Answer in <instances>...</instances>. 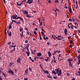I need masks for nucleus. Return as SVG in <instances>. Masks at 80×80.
<instances>
[{
	"label": "nucleus",
	"mask_w": 80,
	"mask_h": 80,
	"mask_svg": "<svg viewBox=\"0 0 80 80\" xmlns=\"http://www.w3.org/2000/svg\"><path fill=\"white\" fill-rule=\"evenodd\" d=\"M18 16L17 15H12V16L11 17V20L12 19V18H13V19H15V20H17V19H20L21 20V21H22V22H24V21H23V18H21L20 17H18Z\"/></svg>",
	"instance_id": "1"
},
{
	"label": "nucleus",
	"mask_w": 80,
	"mask_h": 80,
	"mask_svg": "<svg viewBox=\"0 0 80 80\" xmlns=\"http://www.w3.org/2000/svg\"><path fill=\"white\" fill-rule=\"evenodd\" d=\"M55 71H56V73L58 74V76H60L62 73V70L60 69V68H59L55 69Z\"/></svg>",
	"instance_id": "2"
},
{
	"label": "nucleus",
	"mask_w": 80,
	"mask_h": 80,
	"mask_svg": "<svg viewBox=\"0 0 80 80\" xmlns=\"http://www.w3.org/2000/svg\"><path fill=\"white\" fill-rule=\"evenodd\" d=\"M21 62H22V59L21 58H18L17 59V63H21Z\"/></svg>",
	"instance_id": "3"
},
{
	"label": "nucleus",
	"mask_w": 80,
	"mask_h": 80,
	"mask_svg": "<svg viewBox=\"0 0 80 80\" xmlns=\"http://www.w3.org/2000/svg\"><path fill=\"white\" fill-rule=\"evenodd\" d=\"M33 0H28V2H26L27 3H29V4H31L33 3Z\"/></svg>",
	"instance_id": "4"
},
{
	"label": "nucleus",
	"mask_w": 80,
	"mask_h": 80,
	"mask_svg": "<svg viewBox=\"0 0 80 80\" xmlns=\"http://www.w3.org/2000/svg\"><path fill=\"white\" fill-rule=\"evenodd\" d=\"M41 69H42V70H43V71L44 72V73H47V74H48V73H49V72H48V71H45L44 69H43V67H41Z\"/></svg>",
	"instance_id": "5"
},
{
	"label": "nucleus",
	"mask_w": 80,
	"mask_h": 80,
	"mask_svg": "<svg viewBox=\"0 0 80 80\" xmlns=\"http://www.w3.org/2000/svg\"><path fill=\"white\" fill-rule=\"evenodd\" d=\"M22 11L23 12L24 14H25L26 15H27L28 13V12L27 11H23V10H22Z\"/></svg>",
	"instance_id": "6"
},
{
	"label": "nucleus",
	"mask_w": 80,
	"mask_h": 80,
	"mask_svg": "<svg viewBox=\"0 0 80 80\" xmlns=\"http://www.w3.org/2000/svg\"><path fill=\"white\" fill-rule=\"evenodd\" d=\"M64 32L65 35H67L68 34V33H67L68 31H67V28H65L64 29Z\"/></svg>",
	"instance_id": "7"
},
{
	"label": "nucleus",
	"mask_w": 80,
	"mask_h": 80,
	"mask_svg": "<svg viewBox=\"0 0 80 80\" xmlns=\"http://www.w3.org/2000/svg\"><path fill=\"white\" fill-rule=\"evenodd\" d=\"M9 37H11L12 36V32L10 31L9 32H8V30L7 31Z\"/></svg>",
	"instance_id": "8"
},
{
	"label": "nucleus",
	"mask_w": 80,
	"mask_h": 80,
	"mask_svg": "<svg viewBox=\"0 0 80 80\" xmlns=\"http://www.w3.org/2000/svg\"><path fill=\"white\" fill-rule=\"evenodd\" d=\"M73 61L72 59H69L68 60V62L69 63H71V62Z\"/></svg>",
	"instance_id": "9"
},
{
	"label": "nucleus",
	"mask_w": 80,
	"mask_h": 80,
	"mask_svg": "<svg viewBox=\"0 0 80 80\" xmlns=\"http://www.w3.org/2000/svg\"><path fill=\"white\" fill-rule=\"evenodd\" d=\"M43 36H44L43 39L45 40H48V37H47L46 38H45V35Z\"/></svg>",
	"instance_id": "10"
},
{
	"label": "nucleus",
	"mask_w": 80,
	"mask_h": 80,
	"mask_svg": "<svg viewBox=\"0 0 80 80\" xmlns=\"http://www.w3.org/2000/svg\"><path fill=\"white\" fill-rule=\"evenodd\" d=\"M52 38H53L54 39V40H56V37H56V36H55V35H52Z\"/></svg>",
	"instance_id": "11"
},
{
	"label": "nucleus",
	"mask_w": 80,
	"mask_h": 80,
	"mask_svg": "<svg viewBox=\"0 0 80 80\" xmlns=\"http://www.w3.org/2000/svg\"><path fill=\"white\" fill-rule=\"evenodd\" d=\"M41 20H40V18L39 20V22L40 23V25L41 26L42 25V21L40 22Z\"/></svg>",
	"instance_id": "12"
},
{
	"label": "nucleus",
	"mask_w": 80,
	"mask_h": 80,
	"mask_svg": "<svg viewBox=\"0 0 80 80\" xmlns=\"http://www.w3.org/2000/svg\"><path fill=\"white\" fill-rule=\"evenodd\" d=\"M73 65L72 64V63H69V67H72V68H73Z\"/></svg>",
	"instance_id": "13"
},
{
	"label": "nucleus",
	"mask_w": 80,
	"mask_h": 80,
	"mask_svg": "<svg viewBox=\"0 0 80 80\" xmlns=\"http://www.w3.org/2000/svg\"><path fill=\"white\" fill-rule=\"evenodd\" d=\"M8 73H11V74H14V72H13V71H12L11 70L8 71Z\"/></svg>",
	"instance_id": "14"
},
{
	"label": "nucleus",
	"mask_w": 80,
	"mask_h": 80,
	"mask_svg": "<svg viewBox=\"0 0 80 80\" xmlns=\"http://www.w3.org/2000/svg\"><path fill=\"white\" fill-rule=\"evenodd\" d=\"M48 55L49 57L50 58V57H51V56H52V53H51V52H48Z\"/></svg>",
	"instance_id": "15"
},
{
	"label": "nucleus",
	"mask_w": 80,
	"mask_h": 80,
	"mask_svg": "<svg viewBox=\"0 0 80 80\" xmlns=\"http://www.w3.org/2000/svg\"><path fill=\"white\" fill-rule=\"evenodd\" d=\"M38 57H41L42 56V54L40 53H38L37 54Z\"/></svg>",
	"instance_id": "16"
},
{
	"label": "nucleus",
	"mask_w": 80,
	"mask_h": 80,
	"mask_svg": "<svg viewBox=\"0 0 80 80\" xmlns=\"http://www.w3.org/2000/svg\"><path fill=\"white\" fill-rule=\"evenodd\" d=\"M25 72L26 74H27L28 73V69H27L25 71Z\"/></svg>",
	"instance_id": "17"
},
{
	"label": "nucleus",
	"mask_w": 80,
	"mask_h": 80,
	"mask_svg": "<svg viewBox=\"0 0 80 80\" xmlns=\"http://www.w3.org/2000/svg\"><path fill=\"white\" fill-rule=\"evenodd\" d=\"M29 47V45H28L26 46V49L28 52H29V49H28V47Z\"/></svg>",
	"instance_id": "18"
},
{
	"label": "nucleus",
	"mask_w": 80,
	"mask_h": 80,
	"mask_svg": "<svg viewBox=\"0 0 80 80\" xmlns=\"http://www.w3.org/2000/svg\"><path fill=\"white\" fill-rule=\"evenodd\" d=\"M26 54H27L28 56V57H29L30 56V52H26Z\"/></svg>",
	"instance_id": "19"
},
{
	"label": "nucleus",
	"mask_w": 80,
	"mask_h": 80,
	"mask_svg": "<svg viewBox=\"0 0 80 80\" xmlns=\"http://www.w3.org/2000/svg\"><path fill=\"white\" fill-rule=\"evenodd\" d=\"M78 70H79V71L78 72V74H78V75L80 76V68H79Z\"/></svg>",
	"instance_id": "20"
},
{
	"label": "nucleus",
	"mask_w": 80,
	"mask_h": 80,
	"mask_svg": "<svg viewBox=\"0 0 80 80\" xmlns=\"http://www.w3.org/2000/svg\"><path fill=\"white\" fill-rule=\"evenodd\" d=\"M69 11L70 13H72V8H69Z\"/></svg>",
	"instance_id": "21"
},
{
	"label": "nucleus",
	"mask_w": 80,
	"mask_h": 80,
	"mask_svg": "<svg viewBox=\"0 0 80 80\" xmlns=\"http://www.w3.org/2000/svg\"><path fill=\"white\" fill-rule=\"evenodd\" d=\"M52 73H54V74H55V75H56L57 74V73H56V72L55 71H52Z\"/></svg>",
	"instance_id": "22"
},
{
	"label": "nucleus",
	"mask_w": 80,
	"mask_h": 80,
	"mask_svg": "<svg viewBox=\"0 0 80 80\" xmlns=\"http://www.w3.org/2000/svg\"><path fill=\"white\" fill-rule=\"evenodd\" d=\"M14 63L13 62H11L10 63V64L9 65L10 67H12Z\"/></svg>",
	"instance_id": "23"
},
{
	"label": "nucleus",
	"mask_w": 80,
	"mask_h": 80,
	"mask_svg": "<svg viewBox=\"0 0 80 80\" xmlns=\"http://www.w3.org/2000/svg\"><path fill=\"white\" fill-rule=\"evenodd\" d=\"M9 29L10 30V29H11V28H12V25H11L10 24L9 25Z\"/></svg>",
	"instance_id": "24"
},
{
	"label": "nucleus",
	"mask_w": 80,
	"mask_h": 80,
	"mask_svg": "<svg viewBox=\"0 0 80 80\" xmlns=\"http://www.w3.org/2000/svg\"><path fill=\"white\" fill-rule=\"evenodd\" d=\"M29 70L30 72H32V69L30 67L29 68Z\"/></svg>",
	"instance_id": "25"
},
{
	"label": "nucleus",
	"mask_w": 80,
	"mask_h": 80,
	"mask_svg": "<svg viewBox=\"0 0 80 80\" xmlns=\"http://www.w3.org/2000/svg\"><path fill=\"white\" fill-rule=\"evenodd\" d=\"M56 38L58 40H62V39H61V38H58L57 37H56Z\"/></svg>",
	"instance_id": "26"
},
{
	"label": "nucleus",
	"mask_w": 80,
	"mask_h": 80,
	"mask_svg": "<svg viewBox=\"0 0 80 80\" xmlns=\"http://www.w3.org/2000/svg\"><path fill=\"white\" fill-rule=\"evenodd\" d=\"M71 28L72 29H73V25L72 24V25L70 26Z\"/></svg>",
	"instance_id": "27"
},
{
	"label": "nucleus",
	"mask_w": 80,
	"mask_h": 80,
	"mask_svg": "<svg viewBox=\"0 0 80 80\" xmlns=\"http://www.w3.org/2000/svg\"><path fill=\"white\" fill-rule=\"evenodd\" d=\"M2 74L3 75L4 77H6V74H5V73H2Z\"/></svg>",
	"instance_id": "28"
},
{
	"label": "nucleus",
	"mask_w": 80,
	"mask_h": 80,
	"mask_svg": "<svg viewBox=\"0 0 80 80\" xmlns=\"http://www.w3.org/2000/svg\"><path fill=\"white\" fill-rule=\"evenodd\" d=\"M12 22H14V23H16L17 22V21H15V20H11Z\"/></svg>",
	"instance_id": "29"
},
{
	"label": "nucleus",
	"mask_w": 80,
	"mask_h": 80,
	"mask_svg": "<svg viewBox=\"0 0 80 80\" xmlns=\"http://www.w3.org/2000/svg\"><path fill=\"white\" fill-rule=\"evenodd\" d=\"M22 30H23V28H20V32H22Z\"/></svg>",
	"instance_id": "30"
},
{
	"label": "nucleus",
	"mask_w": 80,
	"mask_h": 80,
	"mask_svg": "<svg viewBox=\"0 0 80 80\" xmlns=\"http://www.w3.org/2000/svg\"><path fill=\"white\" fill-rule=\"evenodd\" d=\"M33 33L34 34H35V35H37V32L36 31H34L33 32Z\"/></svg>",
	"instance_id": "31"
},
{
	"label": "nucleus",
	"mask_w": 80,
	"mask_h": 80,
	"mask_svg": "<svg viewBox=\"0 0 80 80\" xmlns=\"http://www.w3.org/2000/svg\"><path fill=\"white\" fill-rule=\"evenodd\" d=\"M41 33L42 34V35H43V36H44V35H45V34H44V33H43V32H41Z\"/></svg>",
	"instance_id": "32"
},
{
	"label": "nucleus",
	"mask_w": 80,
	"mask_h": 80,
	"mask_svg": "<svg viewBox=\"0 0 80 80\" xmlns=\"http://www.w3.org/2000/svg\"><path fill=\"white\" fill-rule=\"evenodd\" d=\"M71 44H72L73 43V41L72 40H71L70 42Z\"/></svg>",
	"instance_id": "33"
},
{
	"label": "nucleus",
	"mask_w": 80,
	"mask_h": 80,
	"mask_svg": "<svg viewBox=\"0 0 80 80\" xmlns=\"http://www.w3.org/2000/svg\"><path fill=\"white\" fill-rule=\"evenodd\" d=\"M47 77H48L49 78H52V77H51V76H50L49 75H48L47 76Z\"/></svg>",
	"instance_id": "34"
},
{
	"label": "nucleus",
	"mask_w": 80,
	"mask_h": 80,
	"mask_svg": "<svg viewBox=\"0 0 80 80\" xmlns=\"http://www.w3.org/2000/svg\"><path fill=\"white\" fill-rule=\"evenodd\" d=\"M39 37H40V40H42V37H41V35L39 34Z\"/></svg>",
	"instance_id": "35"
},
{
	"label": "nucleus",
	"mask_w": 80,
	"mask_h": 80,
	"mask_svg": "<svg viewBox=\"0 0 80 80\" xmlns=\"http://www.w3.org/2000/svg\"><path fill=\"white\" fill-rule=\"evenodd\" d=\"M67 75L68 77H69V75H70V73H67Z\"/></svg>",
	"instance_id": "36"
},
{
	"label": "nucleus",
	"mask_w": 80,
	"mask_h": 80,
	"mask_svg": "<svg viewBox=\"0 0 80 80\" xmlns=\"http://www.w3.org/2000/svg\"><path fill=\"white\" fill-rule=\"evenodd\" d=\"M39 59H44V58L43 57H39Z\"/></svg>",
	"instance_id": "37"
},
{
	"label": "nucleus",
	"mask_w": 80,
	"mask_h": 80,
	"mask_svg": "<svg viewBox=\"0 0 80 80\" xmlns=\"http://www.w3.org/2000/svg\"><path fill=\"white\" fill-rule=\"evenodd\" d=\"M45 61H46V62H48V61L49 60L48 58L47 59H45Z\"/></svg>",
	"instance_id": "38"
},
{
	"label": "nucleus",
	"mask_w": 80,
	"mask_h": 80,
	"mask_svg": "<svg viewBox=\"0 0 80 80\" xmlns=\"http://www.w3.org/2000/svg\"><path fill=\"white\" fill-rule=\"evenodd\" d=\"M70 23H68V28H70V26H69V25H70Z\"/></svg>",
	"instance_id": "39"
},
{
	"label": "nucleus",
	"mask_w": 80,
	"mask_h": 80,
	"mask_svg": "<svg viewBox=\"0 0 80 80\" xmlns=\"http://www.w3.org/2000/svg\"><path fill=\"white\" fill-rule=\"evenodd\" d=\"M8 45H10V44H11V42H9L8 43Z\"/></svg>",
	"instance_id": "40"
},
{
	"label": "nucleus",
	"mask_w": 80,
	"mask_h": 80,
	"mask_svg": "<svg viewBox=\"0 0 80 80\" xmlns=\"http://www.w3.org/2000/svg\"><path fill=\"white\" fill-rule=\"evenodd\" d=\"M72 37L71 36H69L68 38V39H70V38H71Z\"/></svg>",
	"instance_id": "41"
},
{
	"label": "nucleus",
	"mask_w": 80,
	"mask_h": 80,
	"mask_svg": "<svg viewBox=\"0 0 80 80\" xmlns=\"http://www.w3.org/2000/svg\"><path fill=\"white\" fill-rule=\"evenodd\" d=\"M69 22H72V19H69Z\"/></svg>",
	"instance_id": "42"
},
{
	"label": "nucleus",
	"mask_w": 80,
	"mask_h": 80,
	"mask_svg": "<svg viewBox=\"0 0 80 80\" xmlns=\"http://www.w3.org/2000/svg\"><path fill=\"white\" fill-rule=\"evenodd\" d=\"M53 78L54 79H56V78H57V77H53Z\"/></svg>",
	"instance_id": "43"
},
{
	"label": "nucleus",
	"mask_w": 80,
	"mask_h": 80,
	"mask_svg": "<svg viewBox=\"0 0 80 80\" xmlns=\"http://www.w3.org/2000/svg\"><path fill=\"white\" fill-rule=\"evenodd\" d=\"M69 47H70V48H72V45H69Z\"/></svg>",
	"instance_id": "44"
},
{
	"label": "nucleus",
	"mask_w": 80,
	"mask_h": 80,
	"mask_svg": "<svg viewBox=\"0 0 80 80\" xmlns=\"http://www.w3.org/2000/svg\"><path fill=\"white\" fill-rule=\"evenodd\" d=\"M22 38V37H23V34H20Z\"/></svg>",
	"instance_id": "45"
},
{
	"label": "nucleus",
	"mask_w": 80,
	"mask_h": 80,
	"mask_svg": "<svg viewBox=\"0 0 80 80\" xmlns=\"http://www.w3.org/2000/svg\"><path fill=\"white\" fill-rule=\"evenodd\" d=\"M78 33H80V30H78Z\"/></svg>",
	"instance_id": "46"
},
{
	"label": "nucleus",
	"mask_w": 80,
	"mask_h": 80,
	"mask_svg": "<svg viewBox=\"0 0 80 80\" xmlns=\"http://www.w3.org/2000/svg\"><path fill=\"white\" fill-rule=\"evenodd\" d=\"M47 44L48 45H50V43L49 42H48L47 43Z\"/></svg>",
	"instance_id": "47"
},
{
	"label": "nucleus",
	"mask_w": 80,
	"mask_h": 80,
	"mask_svg": "<svg viewBox=\"0 0 80 80\" xmlns=\"http://www.w3.org/2000/svg\"><path fill=\"white\" fill-rule=\"evenodd\" d=\"M80 59V57L79 56H78V60H79Z\"/></svg>",
	"instance_id": "48"
},
{
	"label": "nucleus",
	"mask_w": 80,
	"mask_h": 80,
	"mask_svg": "<svg viewBox=\"0 0 80 80\" xmlns=\"http://www.w3.org/2000/svg\"><path fill=\"white\" fill-rule=\"evenodd\" d=\"M0 80H2V78L0 76Z\"/></svg>",
	"instance_id": "49"
},
{
	"label": "nucleus",
	"mask_w": 80,
	"mask_h": 80,
	"mask_svg": "<svg viewBox=\"0 0 80 80\" xmlns=\"http://www.w3.org/2000/svg\"><path fill=\"white\" fill-rule=\"evenodd\" d=\"M35 31H37L38 30V28H35Z\"/></svg>",
	"instance_id": "50"
},
{
	"label": "nucleus",
	"mask_w": 80,
	"mask_h": 80,
	"mask_svg": "<svg viewBox=\"0 0 80 80\" xmlns=\"http://www.w3.org/2000/svg\"><path fill=\"white\" fill-rule=\"evenodd\" d=\"M11 47H12V48H13L14 47V46H13V45L11 46Z\"/></svg>",
	"instance_id": "51"
},
{
	"label": "nucleus",
	"mask_w": 80,
	"mask_h": 80,
	"mask_svg": "<svg viewBox=\"0 0 80 80\" xmlns=\"http://www.w3.org/2000/svg\"><path fill=\"white\" fill-rule=\"evenodd\" d=\"M25 42L26 43H28V41L27 40H26L25 41Z\"/></svg>",
	"instance_id": "52"
},
{
	"label": "nucleus",
	"mask_w": 80,
	"mask_h": 80,
	"mask_svg": "<svg viewBox=\"0 0 80 80\" xmlns=\"http://www.w3.org/2000/svg\"><path fill=\"white\" fill-rule=\"evenodd\" d=\"M58 38H61V36H58Z\"/></svg>",
	"instance_id": "53"
},
{
	"label": "nucleus",
	"mask_w": 80,
	"mask_h": 80,
	"mask_svg": "<svg viewBox=\"0 0 80 80\" xmlns=\"http://www.w3.org/2000/svg\"><path fill=\"white\" fill-rule=\"evenodd\" d=\"M57 53V52L56 51H55L54 52V54H56Z\"/></svg>",
	"instance_id": "54"
},
{
	"label": "nucleus",
	"mask_w": 80,
	"mask_h": 80,
	"mask_svg": "<svg viewBox=\"0 0 80 80\" xmlns=\"http://www.w3.org/2000/svg\"><path fill=\"white\" fill-rule=\"evenodd\" d=\"M76 3L77 5V6H78V4H77V1H76Z\"/></svg>",
	"instance_id": "55"
},
{
	"label": "nucleus",
	"mask_w": 80,
	"mask_h": 80,
	"mask_svg": "<svg viewBox=\"0 0 80 80\" xmlns=\"http://www.w3.org/2000/svg\"><path fill=\"white\" fill-rule=\"evenodd\" d=\"M72 80H75V78H72Z\"/></svg>",
	"instance_id": "56"
},
{
	"label": "nucleus",
	"mask_w": 80,
	"mask_h": 80,
	"mask_svg": "<svg viewBox=\"0 0 80 80\" xmlns=\"http://www.w3.org/2000/svg\"><path fill=\"white\" fill-rule=\"evenodd\" d=\"M41 30L42 31V32L44 31V29H43V28H42L41 29Z\"/></svg>",
	"instance_id": "57"
},
{
	"label": "nucleus",
	"mask_w": 80,
	"mask_h": 80,
	"mask_svg": "<svg viewBox=\"0 0 80 80\" xmlns=\"http://www.w3.org/2000/svg\"><path fill=\"white\" fill-rule=\"evenodd\" d=\"M36 58H37V59L39 58V57H35V59H36Z\"/></svg>",
	"instance_id": "58"
},
{
	"label": "nucleus",
	"mask_w": 80,
	"mask_h": 80,
	"mask_svg": "<svg viewBox=\"0 0 80 80\" xmlns=\"http://www.w3.org/2000/svg\"><path fill=\"white\" fill-rule=\"evenodd\" d=\"M18 24H21V22H18Z\"/></svg>",
	"instance_id": "59"
},
{
	"label": "nucleus",
	"mask_w": 80,
	"mask_h": 80,
	"mask_svg": "<svg viewBox=\"0 0 80 80\" xmlns=\"http://www.w3.org/2000/svg\"><path fill=\"white\" fill-rule=\"evenodd\" d=\"M22 5V4L21 3H20L19 4V7H20V6H21Z\"/></svg>",
	"instance_id": "60"
},
{
	"label": "nucleus",
	"mask_w": 80,
	"mask_h": 80,
	"mask_svg": "<svg viewBox=\"0 0 80 80\" xmlns=\"http://www.w3.org/2000/svg\"><path fill=\"white\" fill-rule=\"evenodd\" d=\"M36 40V38H33V40Z\"/></svg>",
	"instance_id": "61"
},
{
	"label": "nucleus",
	"mask_w": 80,
	"mask_h": 80,
	"mask_svg": "<svg viewBox=\"0 0 80 80\" xmlns=\"http://www.w3.org/2000/svg\"><path fill=\"white\" fill-rule=\"evenodd\" d=\"M3 1L4 2V3L5 4V3H6L5 0H3Z\"/></svg>",
	"instance_id": "62"
},
{
	"label": "nucleus",
	"mask_w": 80,
	"mask_h": 80,
	"mask_svg": "<svg viewBox=\"0 0 80 80\" xmlns=\"http://www.w3.org/2000/svg\"><path fill=\"white\" fill-rule=\"evenodd\" d=\"M68 53H70V50H68Z\"/></svg>",
	"instance_id": "63"
},
{
	"label": "nucleus",
	"mask_w": 80,
	"mask_h": 80,
	"mask_svg": "<svg viewBox=\"0 0 80 80\" xmlns=\"http://www.w3.org/2000/svg\"><path fill=\"white\" fill-rule=\"evenodd\" d=\"M33 12L34 13H36V11H33Z\"/></svg>",
	"instance_id": "64"
}]
</instances>
